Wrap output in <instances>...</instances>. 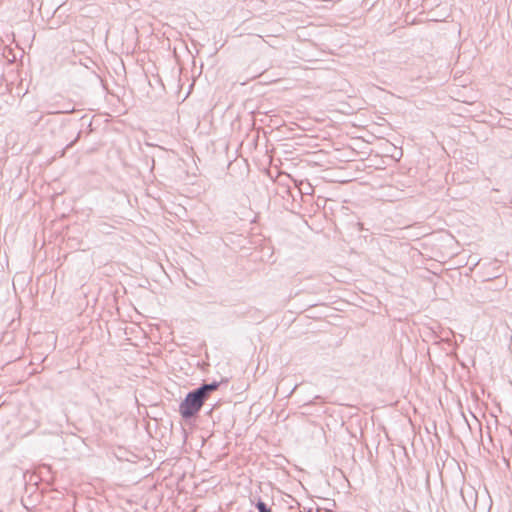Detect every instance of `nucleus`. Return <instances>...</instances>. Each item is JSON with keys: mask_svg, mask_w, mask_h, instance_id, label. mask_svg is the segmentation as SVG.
<instances>
[{"mask_svg": "<svg viewBox=\"0 0 512 512\" xmlns=\"http://www.w3.org/2000/svg\"><path fill=\"white\" fill-rule=\"evenodd\" d=\"M205 401L206 399L197 389L191 390L180 403L179 413L181 417L185 420L194 418L200 412Z\"/></svg>", "mask_w": 512, "mask_h": 512, "instance_id": "nucleus-1", "label": "nucleus"}, {"mask_svg": "<svg viewBox=\"0 0 512 512\" xmlns=\"http://www.w3.org/2000/svg\"><path fill=\"white\" fill-rule=\"evenodd\" d=\"M220 386V382L213 381L211 383H203L196 389L202 394V396L207 400L212 392L216 391Z\"/></svg>", "mask_w": 512, "mask_h": 512, "instance_id": "nucleus-2", "label": "nucleus"}, {"mask_svg": "<svg viewBox=\"0 0 512 512\" xmlns=\"http://www.w3.org/2000/svg\"><path fill=\"white\" fill-rule=\"evenodd\" d=\"M80 135H81V132H78V134H77L76 138H75L73 141H71V142L67 145V147H66V148H71V147L75 144V142L80 138Z\"/></svg>", "mask_w": 512, "mask_h": 512, "instance_id": "nucleus-4", "label": "nucleus"}, {"mask_svg": "<svg viewBox=\"0 0 512 512\" xmlns=\"http://www.w3.org/2000/svg\"><path fill=\"white\" fill-rule=\"evenodd\" d=\"M258 512H272V509L261 499H259L255 504Z\"/></svg>", "mask_w": 512, "mask_h": 512, "instance_id": "nucleus-3", "label": "nucleus"}]
</instances>
